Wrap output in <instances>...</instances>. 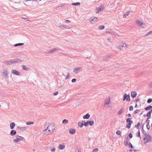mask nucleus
I'll use <instances>...</instances> for the list:
<instances>
[{
	"instance_id": "11",
	"label": "nucleus",
	"mask_w": 152,
	"mask_h": 152,
	"mask_svg": "<svg viewBox=\"0 0 152 152\" xmlns=\"http://www.w3.org/2000/svg\"><path fill=\"white\" fill-rule=\"evenodd\" d=\"M12 72L14 74H15L17 75H20V72L16 70L12 69Z\"/></svg>"
},
{
	"instance_id": "37",
	"label": "nucleus",
	"mask_w": 152,
	"mask_h": 152,
	"mask_svg": "<svg viewBox=\"0 0 152 152\" xmlns=\"http://www.w3.org/2000/svg\"><path fill=\"white\" fill-rule=\"evenodd\" d=\"M121 132L119 130L117 131L116 132V134L119 135H121Z\"/></svg>"
},
{
	"instance_id": "49",
	"label": "nucleus",
	"mask_w": 152,
	"mask_h": 152,
	"mask_svg": "<svg viewBox=\"0 0 152 152\" xmlns=\"http://www.w3.org/2000/svg\"><path fill=\"white\" fill-rule=\"evenodd\" d=\"M99 150L98 148H96L94 149L93 150V152H95V151H98Z\"/></svg>"
},
{
	"instance_id": "55",
	"label": "nucleus",
	"mask_w": 152,
	"mask_h": 152,
	"mask_svg": "<svg viewBox=\"0 0 152 152\" xmlns=\"http://www.w3.org/2000/svg\"><path fill=\"white\" fill-rule=\"evenodd\" d=\"M139 110L137 109V110H135L134 112V113L135 114H137V113H138V112H139Z\"/></svg>"
},
{
	"instance_id": "61",
	"label": "nucleus",
	"mask_w": 152,
	"mask_h": 152,
	"mask_svg": "<svg viewBox=\"0 0 152 152\" xmlns=\"http://www.w3.org/2000/svg\"><path fill=\"white\" fill-rule=\"evenodd\" d=\"M139 100H140V99L139 98H137V99L135 101V102H138L139 101Z\"/></svg>"
},
{
	"instance_id": "22",
	"label": "nucleus",
	"mask_w": 152,
	"mask_h": 152,
	"mask_svg": "<svg viewBox=\"0 0 152 152\" xmlns=\"http://www.w3.org/2000/svg\"><path fill=\"white\" fill-rule=\"evenodd\" d=\"M129 140V139H128V137H127L124 141V144L125 145L127 146L128 144V142Z\"/></svg>"
},
{
	"instance_id": "25",
	"label": "nucleus",
	"mask_w": 152,
	"mask_h": 152,
	"mask_svg": "<svg viewBox=\"0 0 152 152\" xmlns=\"http://www.w3.org/2000/svg\"><path fill=\"white\" fill-rule=\"evenodd\" d=\"M3 75L6 77L8 76V73L7 71H4L3 72Z\"/></svg>"
},
{
	"instance_id": "30",
	"label": "nucleus",
	"mask_w": 152,
	"mask_h": 152,
	"mask_svg": "<svg viewBox=\"0 0 152 152\" xmlns=\"http://www.w3.org/2000/svg\"><path fill=\"white\" fill-rule=\"evenodd\" d=\"M24 45L23 43H19L18 44H15L14 45V46L15 47H17L18 46H22Z\"/></svg>"
},
{
	"instance_id": "40",
	"label": "nucleus",
	"mask_w": 152,
	"mask_h": 152,
	"mask_svg": "<svg viewBox=\"0 0 152 152\" xmlns=\"http://www.w3.org/2000/svg\"><path fill=\"white\" fill-rule=\"evenodd\" d=\"M152 102V99L151 98H149L148 99L147 102L148 103H151Z\"/></svg>"
},
{
	"instance_id": "9",
	"label": "nucleus",
	"mask_w": 152,
	"mask_h": 152,
	"mask_svg": "<svg viewBox=\"0 0 152 152\" xmlns=\"http://www.w3.org/2000/svg\"><path fill=\"white\" fill-rule=\"evenodd\" d=\"M78 125L79 126H80V127H82L83 125H84L85 126H87V123L85 122V121H84L83 123H81L80 122H79L78 123Z\"/></svg>"
},
{
	"instance_id": "57",
	"label": "nucleus",
	"mask_w": 152,
	"mask_h": 152,
	"mask_svg": "<svg viewBox=\"0 0 152 152\" xmlns=\"http://www.w3.org/2000/svg\"><path fill=\"white\" fill-rule=\"evenodd\" d=\"M149 86L150 87H152V81L149 84Z\"/></svg>"
},
{
	"instance_id": "35",
	"label": "nucleus",
	"mask_w": 152,
	"mask_h": 152,
	"mask_svg": "<svg viewBox=\"0 0 152 152\" xmlns=\"http://www.w3.org/2000/svg\"><path fill=\"white\" fill-rule=\"evenodd\" d=\"M104 27H104V26L101 25V26H100L98 28L99 30H102L104 29Z\"/></svg>"
},
{
	"instance_id": "36",
	"label": "nucleus",
	"mask_w": 152,
	"mask_h": 152,
	"mask_svg": "<svg viewBox=\"0 0 152 152\" xmlns=\"http://www.w3.org/2000/svg\"><path fill=\"white\" fill-rule=\"evenodd\" d=\"M133 123H129L126 125V127L128 129H130V126L131 124Z\"/></svg>"
},
{
	"instance_id": "6",
	"label": "nucleus",
	"mask_w": 152,
	"mask_h": 152,
	"mask_svg": "<svg viewBox=\"0 0 152 152\" xmlns=\"http://www.w3.org/2000/svg\"><path fill=\"white\" fill-rule=\"evenodd\" d=\"M127 47V44L126 43H123L119 45L118 48L121 50H122L123 48H126Z\"/></svg>"
},
{
	"instance_id": "63",
	"label": "nucleus",
	"mask_w": 152,
	"mask_h": 152,
	"mask_svg": "<svg viewBox=\"0 0 152 152\" xmlns=\"http://www.w3.org/2000/svg\"><path fill=\"white\" fill-rule=\"evenodd\" d=\"M81 150L80 149L78 150L77 151H76L75 152H80Z\"/></svg>"
},
{
	"instance_id": "23",
	"label": "nucleus",
	"mask_w": 152,
	"mask_h": 152,
	"mask_svg": "<svg viewBox=\"0 0 152 152\" xmlns=\"http://www.w3.org/2000/svg\"><path fill=\"white\" fill-rule=\"evenodd\" d=\"M110 99H106L105 101L104 104L105 105L109 104V103H110Z\"/></svg>"
},
{
	"instance_id": "50",
	"label": "nucleus",
	"mask_w": 152,
	"mask_h": 152,
	"mask_svg": "<svg viewBox=\"0 0 152 152\" xmlns=\"http://www.w3.org/2000/svg\"><path fill=\"white\" fill-rule=\"evenodd\" d=\"M128 136L130 138H131L132 137V133H130L129 134Z\"/></svg>"
},
{
	"instance_id": "26",
	"label": "nucleus",
	"mask_w": 152,
	"mask_h": 152,
	"mask_svg": "<svg viewBox=\"0 0 152 152\" xmlns=\"http://www.w3.org/2000/svg\"><path fill=\"white\" fill-rule=\"evenodd\" d=\"M136 23L137 25L140 26L143 24V23L142 22L139 20L136 21Z\"/></svg>"
},
{
	"instance_id": "41",
	"label": "nucleus",
	"mask_w": 152,
	"mask_h": 152,
	"mask_svg": "<svg viewBox=\"0 0 152 152\" xmlns=\"http://www.w3.org/2000/svg\"><path fill=\"white\" fill-rule=\"evenodd\" d=\"M33 124L34 122L31 121H28L26 123V124L27 125H30L31 124Z\"/></svg>"
},
{
	"instance_id": "51",
	"label": "nucleus",
	"mask_w": 152,
	"mask_h": 152,
	"mask_svg": "<svg viewBox=\"0 0 152 152\" xmlns=\"http://www.w3.org/2000/svg\"><path fill=\"white\" fill-rule=\"evenodd\" d=\"M76 80L75 78H73V79H72V81H71L72 82V83L75 82H76Z\"/></svg>"
},
{
	"instance_id": "56",
	"label": "nucleus",
	"mask_w": 152,
	"mask_h": 152,
	"mask_svg": "<svg viewBox=\"0 0 152 152\" xmlns=\"http://www.w3.org/2000/svg\"><path fill=\"white\" fill-rule=\"evenodd\" d=\"M58 94V91L55 92L53 93V94L54 95L56 96Z\"/></svg>"
},
{
	"instance_id": "48",
	"label": "nucleus",
	"mask_w": 152,
	"mask_h": 152,
	"mask_svg": "<svg viewBox=\"0 0 152 152\" xmlns=\"http://www.w3.org/2000/svg\"><path fill=\"white\" fill-rule=\"evenodd\" d=\"M149 118H147V119H146V122H147V124H149L150 120H149Z\"/></svg>"
},
{
	"instance_id": "17",
	"label": "nucleus",
	"mask_w": 152,
	"mask_h": 152,
	"mask_svg": "<svg viewBox=\"0 0 152 152\" xmlns=\"http://www.w3.org/2000/svg\"><path fill=\"white\" fill-rule=\"evenodd\" d=\"M112 55H108L107 57H105L103 58V61H107L109 59V58H112Z\"/></svg>"
},
{
	"instance_id": "59",
	"label": "nucleus",
	"mask_w": 152,
	"mask_h": 152,
	"mask_svg": "<svg viewBox=\"0 0 152 152\" xmlns=\"http://www.w3.org/2000/svg\"><path fill=\"white\" fill-rule=\"evenodd\" d=\"M22 18L23 19H26V20L27 21H29L28 19V18Z\"/></svg>"
},
{
	"instance_id": "21",
	"label": "nucleus",
	"mask_w": 152,
	"mask_h": 152,
	"mask_svg": "<svg viewBox=\"0 0 152 152\" xmlns=\"http://www.w3.org/2000/svg\"><path fill=\"white\" fill-rule=\"evenodd\" d=\"M15 126V124L14 122H11L10 125V127L11 129H13Z\"/></svg>"
},
{
	"instance_id": "10",
	"label": "nucleus",
	"mask_w": 152,
	"mask_h": 152,
	"mask_svg": "<svg viewBox=\"0 0 152 152\" xmlns=\"http://www.w3.org/2000/svg\"><path fill=\"white\" fill-rule=\"evenodd\" d=\"M104 9V7L103 5H102L98 8L96 9L97 11L96 12V13H99L100 12H101L102 10Z\"/></svg>"
},
{
	"instance_id": "18",
	"label": "nucleus",
	"mask_w": 152,
	"mask_h": 152,
	"mask_svg": "<svg viewBox=\"0 0 152 152\" xmlns=\"http://www.w3.org/2000/svg\"><path fill=\"white\" fill-rule=\"evenodd\" d=\"M76 131V130L75 129H70L69 130V132L70 134H75V132Z\"/></svg>"
},
{
	"instance_id": "13",
	"label": "nucleus",
	"mask_w": 152,
	"mask_h": 152,
	"mask_svg": "<svg viewBox=\"0 0 152 152\" xmlns=\"http://www.w3.org/2000/svg\"><path fill=\"white\" fill-rule=\"evenodd\" d=\"M81 67H75L74 69L73 72L76 73H77L79 71H80Z\"/></svg>"
},
{
	"instance_id": "46",
	"label": "nucleus",
	"mask_w": 152,
	"mask_h": 152,
	"mask_svg": "<svg viewBox=\"0 0 152 152\" xmlns=\"http://www.w3.org/2000/svg\"><path fill=\"white\" fill-rule=\"evenodd\" d=\"M152 33V31L149 32L147 34H146V36L150 35Z\"/></svg>"
},
{
	"instance_id": "29",
	"label": "nucleus",
	"mask_w": 152,
	"mask_h": 152,
	"mask_svg": "<svg viewBox=\"0 0 152 152\" xmlns=\"http://www.w3.org/2000/svg\"><path fill=\"white\" fill-rule=\"evenodd\" d=\"M65 146L61 144H60L58 146V148L59 149L62 150L64 148Z\"/></svg>"
},
{
	"instance_id": "43",
	"label": "nucleus",
	"mask_w": 152,
	"mask_h": 152,
	"mask_svg": "<svg viewBox=\"0 0 152 152\" xmlns=\"http://www.w3.org/2000/svg\"><path fill=\"white\" fill-rule=\"evenodd\" d=\"M137 135V137L141 138V136L140 135V132L139 131L138 132Z\"/></svg>"
},
{
	"instance_id": "7",
	"label": "nucleus",
	"mask_w": 152,
	"mask_h": 152,
	"mask_svg": "<svg viewBox=\"0 0 152 152\" xmlns=\"http://www.w3.org/2000/svg\"><path fill=\"white\" fill-rule=\"evenodd\" d=\"M60 49L59 48H55L48 50V52L50 53H54L55 52L58 51Z\"/></svg>"
},
{
	"instance_id": "4",
	"label": "nucleus",
	"mask_w": 152,
	"mask_h": 152,
	"mask_svg": "<svg viewBox=\"0 0 152 152\" xmlns=\"http://www.w3.org/2000/svg\"><path fill=\"white\" fill-rule=\"evenodd\" d=\"M145 136V137L144 138V140L145 141V144L151 141V137L149 134H148V135H146Z\"/></svg>"
},
{
	"instance_id": "24",
	"label": "nucleus",
	"mask_w": 152,
	"mask_h": 152,
	"mask_svg": "<svg viewBox=\"0 0 152 152\" xmlns=\"http://www.w3.org/2000/svg\"><path fill=\"white\" fill-rule=\"evenodd\" d=\"M124 111V108H122L118 112V114L119 115H120Z\"/></svg>"
},
{
	"instance_id": "42",
	"label": "nucleus",
	"mask_w": 152,
	"mask_h": 152,
	"mask_svg": "<svg viewBox=\"0 0 152 152\" xmlns=\"http://www.w3.org/2000/svg\"><path fill=\"white\" fill-rule=\"evenodd\" d=\"M70 76V74L69 72L67 73V75L66 76V77H65V79L66 80Z\"/></svg>"
},
{
	"instance_id": "32",
	"label": "nucleus",
	"mask_w": 152,
	"mask_h": 152,
	"mask_svg": "<svg viewBox=\"0 0 152 152\" xmlns=\"http://www.w3.org/2000/svg\"><path fill=\"white\" fill-rule=\"evenodd\" d=\"M142 133L143 134H144L145 135V136L146 135H148V134H147L146 133L145 131L144 130V129H143V128H142Z\"/></svg>"
},
{
	"instance_id": "64",
	"label": "nucleus",
	"mask_w": 152,
	"mask_h": 152,
	"mask_svg": "<svg viewBox=\"0 0 152 152\" xmlns=\"http://www.w3.org/2000/svg\"><path fill=\"white\" fill-rule=\"evenodd\" d=\"M127 115L129 117H130L131 116V115L129 113Z\"/></svg>"
},
{
	"instance_id": "2",
	"label": "nucleus",
	"mask_w": 152,
	"mask_h": 152,
	"mask_svg": "<svg viewBox=\"0 0 152 152\" xmlns=\"http://www.w3.org/2000/svg\"><path fill=\"white\" fill-rule=\"evenodd\" d=\"M55 128V126L54 124H50L47 127V129H48V133L51 132L52 133L53 132Z\"/></svg>"
},
{
	"instance_id": "27",
	"label": "nucleus",
	"mask_w": 152,
	"mask_h": 152,
	"mask_svg": "<svg viewBox=\"0 0 152 152\" xmlns=\"http://www.w3.org/2000/svg\"><path fill=\"white\" fill-rule=\"evenodd\" d=\"M132 119V118H128L126 120V121L127 123H133V121H131V119Z\"/></svg>"
},
{
	"instance_id": "12",
	"label": "nucleus",
	"mask_w": 152,
	"mask_h": 152,
	"mask_svg": "<svg viewBox=\"0 0 152 152\" xmlns=\"http://www.w3.org/2000/svg\"><path fill=\"white\" fill-rule=\"evenodd\" d=\"M17 129H19L20 131H25L26 129V127H21L18 126L17 127Z\"/></svg>"
},
{
	"instance_id": "31",
	"label": "nucleus",
	"mask_w": 152,
	"mask_h": 152,
	"mask_svg": "<svg viewBox=\"0 0 152 152\" xmlns=\"http://www.w3.org/2000/svg\"><path fill=\"white\" fill-rule=\"evenodd\" d=\"M140 122H139L137 125H135L134 127L135 128H136L137 129H139L140 127Z\"/></svg>"
},
{
	"instance_id": "28",
	"label": "nucleus",
	"mask_w": 152,
	"mask_h": 152,
	"mask_svg": "<svg viewBox=\"0 0 152 152\" xmlns=\"http://www.w3.org/2000/svg\"><path fill=\"white\" fill-rule=\"evenodd\" d=\"M152 108V106H149L145 108V110H150Z\"/></svg>"
},
{
	"instance_id": "19",
	"label": "nucleus",
	"mask_w": 152,
	"mask_h": 152,
	"mask_svg": "<svg viewBox=\"0 0 152 152\" xmlns=\"http://www.w3.org/2000/svg\"><path fill=\"white\" fill-rule=\"evenodd\" d=\"M152 113V109L148 112V113L147 115L146 116L148 117V118H150L151 117V114Z\"/></svg>"
},
{
	"instance_id": "14",
	"label": "nucleus",
	"mask_w": 152,
	"mask_h": 152,
	"mask_svg": "<svg viewBox=\"0 0 152 152\" xmlns=\"http://www.w3.org/2000/svg\"><path fill=\"white\" fill-rule=\"evenodd\" d=\"M16 133L17 132L15 130H12L11 131L10 134L11 136H14L16 134Z\"/></svg>"
},
{
	"instance_id": "15",
	"label": "nucleus",
	"mask_w": 152,
	"mask_h": 152,
	"mask_svg": "<svg viewBox=\"0 0 152 152\" xmlns=\"http://www.w3.org/2000/svg\"><path fill=\"white\" fill-rule=\"evenodd\" d=\"M86 122L87 123V126H88V124L91 126H92L94 125V122L93 120H92V121H87Z\"/></svg>"
},
{
	"instance_id": "52",
	"label": "nucleus",
	"mask_w": 152,
	"mask_h": 152,
	"mask_svg": "<svg viewBox=\"0 0 152 152\" xmlns=\"http://www.w3.org/2000/svg\"><path fill=\"white\" fill-rule=\"evenodd\" d=\"M64 28H70L71 27L68 26L64 25Z\"/></svg>"
},
{
	"instance_id": "47",
	"label": "nucleus",
	"mask_w": 152,
	"mask_h": 152,
	"mask_svg": "<svg viewBox=\"0 0 152 152\" xmlns=\"http://www.w3.org/2000/svg\"><path fill=\"white\" fill-rule=\"evenodd\" d=\"M133 106H131L129 108V110L130 111H132L133 110Z\"/></svg>"
},
{
	"instance_id": "16",
	"label": "nucleus",
	"mask_w": 152,
	"mask_h": 152,
	"mask_svg": "<svg viewBox=\"0 0 152 152\" xmlns=\"http://www.w3.org/2000/svg\"><path fill=\"white\" fill-rule=\"evenodd\" d=\"M137 93L135 91H132L131 94V96L133 98H134L136 96Z\"/></svg>"
},
{
	"instance_id": "5",
	"label": "nucleus",
	"mask_w": 152,
	"mask_h": 152,
	"mask_svg": "<svg viewBox=\"0 0 152 152\" xmlns=\"http://www.w3.org/2000/svg\"><path fill=\"white\" fill-rule=\"evenodd\" d=\"M126 100L127 102H129L130 101V99L129 95H127L126 94H125L123 96V101H124Z\"/></svg>"
},
{
	"instance_id": "33",
	"label": "nucleus",
	"mask_w": 152,
	"mask_h": 152,
	"mask_svg": "<svg viewBox=\"0 0 152 152\" xmlns=\"http://www.w3.org/2000/svg\"><path fill=\"white\" fill-rule=\"evenodd\" d=\"M72 4L73 5L79 6L80 5V3L79 2H77L76 3H73Z\"/></svg>"
},
{
	"instance_id": "20",
	"label": "nucleus",
	"mask_w": 152,
	"mask_h": 152,
	"mask_svg": "<svg viewBox=\"0 0 152 152\" xmlns=\"http://www.w3.org/2000/svg\"><path fill=\"white\" fill-rule=\"evenodd\" d=\"M90 116V115L88 113H87L86 115H84L83 118L84 119H88L89 118Z\"/></svg>"
},
{
	"instance_id": "62",
	"label": "nucleus",
	"mask_w": 152,
	"mask_h": 152,
	"mask_svg": "<svg viewBox=\"0 0 152 152\" xmlns=\"http://www.w3.org/2000/svg\"><path fill=\"white\" fill-rule=\"evenodd\" d=\"M65 22H66V23H70V21L69 20H66L65 21Z\"/></svg>"
},
{
	"instance_id": "39",
	"label": "nucleus",
	"mask_w": 152,
	"mask_h": 152,
	"mask_svg": "<svg viewBox=\"0 0 152 152\" xmlns=\"http://www.w3.org/2000/svg\"><path fill=\"white\" fill-rule=\"evenodd\" d=\"M22 69H23L26 70H28L27 68L25 65H22Z\"/></svg>"
},
{
	"instance_id": "44",
	"label": "nucleus",
	"mask_w": 152,
	"mask_h": 152,
	"mask_svg": "<svg viewBox=\"0 0 152 152\" xmlns=\"http://www.w3.org/2000/svg\"><path fill=\"white\" fill-rule=\"evenodd\" d=\"M128 145L131 148H133V146L132 145L130 142H129L128 144Z\"/></svg>"
},
{
	"instance_id": "8",
	"label": "nucleus",
	"mask_w": 152,
	"mask_h": 152,
	"mask_svg": "<svg viewBox=\"0 0 152 152\" xmlns=\"http://www.w3.org/2000/svg\"><path fill=\"white\" fill-rule=\"evenodd\" d=\"M89 21L90 22L91 24H94L98 21V19L96 17H94L91 20L90 19L89 20Z\"/></svg>"
},
{
	"instance_id": "54",
	"label": "nucleus",
	"mask_w": 152,
	"mask_h": 152,
	"mask_svg": "<svg viewBox=\"0 0 152 152\" xmlns=\"http://www.w3.org/2000/svg\"><path fill=\"white\" fill-rule=\"evenodd\" d=\"M150 126L149 124H147L146 126V127L148 130H149L150 128Z\"/></svg>"
},
{
	"instance_id": "1",
	"label": "nucleus",
	"mask_w": 152,
	"mask_h": 152,
	"mask_svg": "<svg viewBox=\"0 0 152 152\" xmlns=\"http://www.w3.org/2000/svg\"><path fill=\"white\" fill-rule=\"evenodd\" d=\"M23 61L20 58H15L12 59L11 60L8 61H5L4 62V64L7 65H11L13 64H15L20 62Z\"/></svg>"
},
{
	"instance_id": "60",
	"label": "nucleus",
	"mask_w": 152,
	"mask_h": 152,
	"mask_svg": "<svg viewBox=\"0 0 152 152\" xmlns=\"http://www.w3.org/2000/svg\"><path fill=\"white\" fill-rule=\"evenodd\" d=\"M111 39L110 38H108V39H107V40L108 41H110V42H112L111 41Z\"/></svg>"
},
{
	"instance_id": "38",
	"label": "nucleus",
	"mask_w": 152,
	"mask_h": 152,
	"mask_svg": "<svg viewBox=\"0 0 152 152\" xmlns=\"http://www.w3.org/2000/svg\"><path fill=\"white\" fill-rule=\"evenodd\" d=\"M129 12H126V14H125L124 15V16H123L124 18H126V16L129 15Z\"/></svg>"
},
{
	"instance_id": "3",
	"label": "nucleus",
	"mask_w": 152,
	"mask_h": 152,
	"mask_svg": "<svg viewBox=\"0 0 152 152\" xmlns=\"http://www.w3.org/2000/svg\"><path fill=\"white\" fill-rule=\"evenodd\" d=\"M16 139H14L13 141L14 142L17 143L20 142V140L23 141L24 138L23 137L18 135H17L16 136Z\"/></svg>"
},
{
	"instance_id": "45",
	"label": "nucleus",
	"mask_w": 152,
	"mask_h": 152,
	"mask_svg": "<svg viewBox=\"0 0 152 152\" xmlns=\"http://www.w3.org/2000/svg\"><path fill=\"white\" fill-rule=\"evenodd\" d=\"M64 25L63 24L62 25H60L58 26V27L61 29L64 28Z\"/></svg>"
},
{
	"instance_id": "34",
	"label": "nucleus",
	"mask_w": 152,
	"mask_h": 152,
	"mask_svg": "<svg viewBox=\"0 0 152 152\" xmlns=\"http://www.w3.org/2000/svg\"><path fill=\"white\" fill-rule=\"evenodd\" d=\"M62 123L64 124H66L68 123V121L66 119H64L62 121Z\"/></svg>"
},
{
	"instance_id": "53",
	"label": "nucleus",
	"mask_w": 152,
	"mask_h": 152,
	"mask_svg": "<svg viewBox=\"0 0 152 152\" xmlns=\"http://www.w3.org/2000/svg\"><path fill=\"white\" fill-rule=\"evenodd\" d=\"M47 131H48V129H47L45 130H43L42 132L43 133L45 134H46V132Z\"/></svg>"
},
{
	"instance_id": "58",
	"label": "nucleus",
	"mask_w": 152,
	"mask_h": 152,
	"mask_svg": "<svg viewBox=\"0 0 152 152\" xmlns=\"http://www.w3.org/2000/svg\"><path fill=\"white\" fill-rule=\"evenodd\" d=\"M55 148H53L51 150V151L52 152H53V151H55Z\"/></svg>"
}]
</instances>
